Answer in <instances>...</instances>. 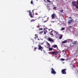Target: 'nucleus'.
I'll return each instance as SVG.
<instances>
[{"instance_id": "obj_1", "label": "nucleus", "mask_w": 78, "mask_h": 78, "mask_svg": "<svg viewBox=\"0 0 78 78\" xmlns=\"http://www.w3.org/2000/svg\"><path fill=\"white\" fill-rule=\"evenodd\" d=\"M27 12H29V15L31 17V18H33L34 17V14L32 13V12H31V10H29L27 11Z\"/></svg>"}, {"instance_id": "obj_2", "label": "nucleus", "mask_w": 78, "mask_h": 78, "mask_svg": "<svg viewBox=\"0 0 78 78\" xmlns=\"http://www.w3.org/2000/svg\"><path fill=\"white\" fill-rule=\"evenodd\" d=\"M66 70H67V69H65L62 70L61 72L62 74H66Z\"/></svg>"}, {"instance_id": "obj_3", "label": "nucleus", "mask_w": 78, "mask_h": 78, "mask_svg": "<svg viewBox=\"0 0 78 78\" xmlns=\"http://www.w3.org/2000/svg\"><path fill=\"white\" fill-rule=\"evenodd\" d=\"M51 69V73H52V74H53L54 75H55V74L56 73V71H55V69H54L53 68H52Z\"/></svg>"}, {"instance_id": "obj_4", "label": "nucleus", "mask_w": 78, "mask_h": 78, "mask_svg": "<svg viewBox=\"0 0 78 78\" xmlns=\"http://www.w3.org/2000/svg\"><path fill=\"white\" fill-rule=\"evenodd\" d=\"M38 47V50H41V51H42L43 50V48L42 47L41 44H39Z\"/></svg>"}, {"instance_id": "obj_5", "label": "nucleus", "mask_w": 78, "mask_h": 78, "mask_svg": "<svg viewBox=\"0 0 78 78\" xmlns=\"http://www.w3.org/2000/svg\"><path fill=\"white\" fill-rule=\"evenodd\" d=\"M48 41H49V42H52H52H54L53 41V40L50 37L48 38Z\"/></svg>"}, {"instance_id": "obj_6", "label": "nucleus", "mask_w": 78, "mask_h": 78, "mask_svg": "<svg viewBox=\"0 0 78 78\" xmlns=\"http://www.w3.org/2000/svg\"><path fill=\"white\" fill-rule=\"evenodd\" d=\"M76 4H75V1H73L72 2V6H75Z\"/></svg>"}, {"instance_id": "obj_7", "label": "nucleus", "mask_w": 78, "mask_h": 78, "mask_svg": "<svg viewBox=\"0 0 78 78\" xmlns=\"http://www.w3.org/2000/svg\"><path fill=\"white\" fill-rule=\"evenodd\" d=\"M73 20H70L68 21V23H69V24H70V23H72V22H73Z\"/></svg>"}, {"instance_id": "obj_8", "label": "nucleus", "mask_w": 78, "mask_h": 78, "mask_svg": "<svg viewBox=\"0 0 78 78\" xmlns=\"http://www.w3.org/2000/svg\"><path fill=\"white\" fill-rule=\"evenodd\" d=\"M49 49V51H52L53 50V48H50L49 47L48 48Z\"/></svg>"}, {"instance_id": "obj_9", "label": "nucleus", "mask_w": 78, "mask_h": 78, "mask_svg": "<svg viewBox=\"0 0 78 78\" xmlns=\"http://www.w3.org/2000/svg\"><path fill=\"white\" fill-rule=\"evenodd\" d=\"M67 40H65L62 42V44H66V43H67Z\"/></svg>"}, {"instance_id": "obj_10", "label": "nucleus", "mask_w": 78, "mask_h": 78, "mask_svg": "<svg viewBox=\"0 0 78 78\" xmlns=\"http://www.w3.org/2000/svg\"><path fill=\"white\" fill-rule=\"evenodd\" d=\"M55 13H53L51 15V17H52V19L55 18Z\"/></svg>"}, {"instance_id": "obj_11", "label": "nucleus", "mask_w": 78, "mask_h": 78, "mask_svg": "<svg viewBox=\"0 0 78 78\" xmlns=\"http://www.w3.org/2000/svg\"><path fill=\"white\" fill-rule=\"evenodd\" d=\"M56 52H55V51H52L51 52V55H53V54H55V53H56Z\"/></svg>"}, {"instance_id": "obj_12", "label": "nucleus", "mask_w": 78, "mask_h": 78, "mask_svg": "<svg viewBox=\"0 0 78 78\" xmlns=\"http://www.w3.org/2000/svg\"><path fill=\"white\" fill-rule=\"evenodd\" d=\"M58 46L56 45H52V47L53 48H56Z\"/></svg>"}, {"instance_id": "obj_13", "label": "nucleus", "mask_w": 78, "mask_h": 78, "mask_svg": "<svg viewBox=\"0 0 78 78\" xmlns=\"http://www.w3.org/2000/svg\"><path fill=\"white\" fill-rule=\"evenodd\" d=\"M35 37L34 38V39H36V38L38 37V36H37V35L36 34L35 35Z\"/></svg>"}, {"instance_id": "obj_14", "label": "nucleus", "mask_w": 78, "mask_h": 78, "mask_svg": "<svg viewBox=\"0 0 78 78\" xmlns=\"http://www.w3.org/2000/svg\"><path fill=\"white\" fill-rule=\"evenodd\" d=\"M36 20L32 19L30 20V22H34Z\"/></svg>"}, {"instance_id": "obj_15", "label": "nucleus", "mask_w": 78, "mask_h": 78, "mask_svg": "<svg viewBox=\"0 0 78 78\" xmlns=\"http://www.w3.org/2000/svg\"><path fill=\"white\" fill-rule=\"evenodd\" d=\"M65 30V28L63 27H62L61 30H62V31H63V30Z\"/></svg>"}, {"instance_id": "obj_16", "label": "nucleus", "mask_w": 78, "mask_h": 78, "mask_svg": "<svg viewBox=\"0 0 78 78\" xmlns=\"http://www.w3.org/2000/svg\"><path fill=\"white\" fill-rule=\"evenodd\" d=\"M63 35H62L60 36V38H59V39H62V36H63Z\"/></svg>"}, {"instance_id": "obj_17", "label": "nucleus", "mask_w": 78, "mask_h": 78, "mask_svg": "<svg viewBox=\"0 0 78 78\" xmlns=\"http://www.w3.org/2000/svg\"><path fill=\"white\" fill-rule=\"evenodd\" d=\"M47 44L48 45H49V47H50V44L48 43V42H47Z\"/></svg>"}, {"instance_id": "obj_18", "label": "nucleus", "mask_w": 78, "mask_h": 78, "mask_svg": "<svg viewBox=\"0 0 78 78\" xmlns=\"http://www.w3.org/2000/svg\"><path fill=\"white\" fill-rule=\"evenodd\" d=\"M61 60L62 61H64V60H65V59H64V58H61Z\"/></svg>"}, {"instance_id": "obj_19", "label": "nucleus", "mask_w": 78, "mask_h": 78, "mask_svg": "<svg viewBox=\"0 0 78 78\" xmlns=\"http://www.w3.org/2000/svg\"><path fill=\"white\" fill-rule=\"evenodd\" d=\"M75 6H76V8H77V9H78V6L77 5H76Z\"/></svg>"}, {"instance_id": "obj_20", "label": "nucleus", "mask_w": 78, "mask_h": 78, "mask_svg": "<svg viewBox=\"0 0 78 78\" xmlns=\"http://www.w3.org/2000/svg\"><path fill=\"white\" fill-rule=\"evenodd\" d=\"M43 27H44L43 29H44V31H45V26H43Z\"/></svg>"}, {"instance_id": "obj_21", "label": "nucleus", "mask_w": 78, "mask_h": 78, "mask_svg": "<svg viewBox=\"0 0 78 78\" xmlns=\"http://www.w3.org/2000/svg\"><path fill=\"white\" fill-rule=\"evenodd\" d=\"M31 4H32V5H33V0H32L31 1V3H30Z\"/></svg>"}, {"instance_id": "obj_22", "label": "nucleus", "mask_w": 78, "mask_h": 78, "mask_svg": "<svg viewBox=\"0 0 78 78\" xmlns=\"http://www.w3.org/2000/svg\"><path fill=\"white\" fill-rule=\"evenodd\" d=\"M47 2H49V3H50V2H51L49 0H47Z\"/></svg>"}, {"instance_id": "obj_23", "label": "nucleus", "mask_w": 78, "mask_h": 78, "mask_svg": "<svg viewBox=\"0 0 78 78\" xmlns=\"http://www.w3.org/2000/svg\"><path fill=\"white\" fill-rule=\"evenodd\" d=\"M39 30H43V29L42 28H39Z\"/></svg>"}, {"instance_id": "obj_24", "label": "nucleus", "mask_w": 78, "mask_h": 78, "mask_svg": "<svg viewBox=\"0 0 78 78\" xmlns=\"http://www.w3.org/2000/svg\"><path fill=\"white\" fill-rule=\"evenodd\" d=\"M76 2L77 5H78V0H77V1H76Z\"/></svg>"}, {"instance_id": "obj_25", "label": "nucleus", "mask_w": 78, "mask_h": 78, "mask_svg": "<svg viewBox=\"0 0 78 78\" xmlns=\"http://www.w3.org/2000/svg\"><path fill=\"white\" fill-rule=\"evenodd\" d=\"M60 12H63V10H62L60 11Z\"/></svg>"}, {"instance_id": "obj_26", "label": "nucleus", "mask_w": 78, "mask_h": 78, "mask_svg": "<svg viewBox=\"0 0 78 78\" xmlns=\"http://www.w3.org/2000/svg\"><path fill=\"white\" fill-rule=\"evenodd\" d=\"M50 34H51V35H53V33H50Z\"/></svg>"}, {"instance_id": "obj_27", "label": "nucleus", "mask_w": 78, "mask_h": 78, "mask_svg": "<svg viewBox=\"0 0 78 78\" xmlns=\"http://www.w3.org/2000/svg\"><path fill=\"white\" fill-rule=\"evenodd\" d=\"M37 48L35 47V48H34L35 50H36V49H37Z\"/></svg>"}, {"instance_id": "obj_28", "label": "nucleus", "mask_w": 78, "mask_h": 78, "mask_svg": "<svg viewBox=\"0 0 78 78\" xmlns=\"http://www.w3.org/2000/svg\"><path fill=\"white\" fill-rule=\"evenodd\" d=\"M32 12H33V14H34V10H32Z\"/></svg>"}, {"instance_id": "obj_29", "label": "nucleus", "mask_w": 78, "mask_h": 78, "mask_svg": "<svg viewBox=\"0 0 78 78\" xmlns=\"http://www.w3.org/2000/svg\"><path fill=\"white\" fill-rule=\"evenodd\" d=\"M55 33L56 34H58V32H55Z\"/></svg>"}, {"instance_id": "obj_30", "label": "nucleus", "mask_w": 78, "mask_h": 78, "mask_svg": "<svg viewBox=\"0 0 78 78\" xmlns=\"http://www.w3.org/2000/svg\"><path fill=\"white\" fill-rule=\"evenodd\" d=\"M54 9H56V7H54Z\"/></svg>"}, {"instance_id": "obj_31", "label": "nucleus", "mask_w": 78, "mask_h": 78, "mask_svg": "<svg viewBox=\"0 0 78 78\" xmlns=\"http://www.w3.org/2000/svg\"><path fill=\"white\" fill-rule=\"evenodd\" d=\"M43 32H44V31H42L41 32H40V33H43Z\"/></svg>"}, {"instance_id": "obj_32", "label": "nucleus", "mask_w": 78, "mask_h": 78, "mask_svg": "<svg viewBox=\"0 0 78 78\" xmlns=\"http://www.w3.org/2000/svg\"><path fill=\"white\" fill-rule=\"evenodd\" d=\"M69 18H70V19H72V17H69Z\"/></svg>"}, {"instance_id": "obj_33", "label": "nucleus", "mask_w": 78, "mask_h": 78, "mask_svg": "<svg viewBox=\"0 0 78 78\" xmlns=\"http://www.w3.org/2000/svg\"><path fill=\"white\" fill-rule=\"evenodd\" d=\"M54 33H56V32H56V31H55V30H54Z\"/></svg>"}, {"instance_id": "obj_34", "label": "nucleus", "mask_w": 78, "mask_h": 78, "mask_svg": "<svg viewBox=\"0 0 78 78\" xmlns=\"http://www.w3.org/2000/svg\"><path fill=\"white\" fill-rule=\"evenodd\" d=\"M44 34H46V32H44Z\"/></svg>"}, {"instance_id": "obj_35", "label": "nucleus", "mask_w": 78, "mask_h": 78, "mask_svg": "<svg viewBox=\"0 0 78 78\" xmlns=\"http://www.w3.org/2000/svg\"><path fill=\"white\" fill-rule=\"evenodd\" d=\"M74 44H76V42H75V43H74Z\"/></svg>"}, {"instance_id": "obj_36", "label": "nucleus", "mask_w": 78, "mask_h": 78, "mask_svg": "<svg viewBox=\"0 0 78 78\" xmlns=\"http://www.w3.org/2000/svg\"><path fill=\"white\" fill-rule=\"evenodd\" d=\"M69 27H70V28H71V27H72V26H70Z\"/></svg>"}, {"instance_id": "obj_37", "label": "nucleus", "mask_w": 78, "mask_h": 78, "mask_svg": "<svg viewBox=\"0 0 78 78\" xmlns=\"http://www.w3.org/2000/svg\"><path fill=\"white\" fill-rule=\"evenodd\" d=\"M38 41H39V40H40V39H38Z\"/></svg>"}, {"instance_id": "obj_38", "label": "nucleus", "mask_w": 78, "mask_h": 78, "mask_svg": "<svg viewBox=\"0 0 78 78\" xmlns=\"http://www.w3.org/2000/svg\"><path fill=\"white\" fill-rule=\"evenodd\" d=\"M55 55H57V53H55Z\"/></svg>"}, {"instance_id": "obj_39", "label": "nucleus", "mask_w": 78, "mask_h": 78, "mask_svg": "<svg viewBox=\"0 0 78 78\" xmlns=\"http://www.w3.org/2000/svg\"><path fill=\"white\" fill-rule=\"evenodd\" d=\"M44 53H45V51H44Z\"/></svg>"}, {"instance_id": "obj_40", "label": "nucleus", "mask_w": 78, "mask_h": 78, "mask_svg": "<svg viewBox=\"0 0 78 78\" xmlns=\"http://www.w3.org/2000/svg\"><path fill=\"white\" fill-rule=\"evenodd\" d=\"M48 47H47V48H48Z\"/></svg>"}, {"instance_id": "obj_41", "label": "nucleus", "mask_w": 78, "mask_h": 78, "mask_svg": "<svg viewBox=\"0 0 78 78\" xmlns=\"http://www.w3.org/2000/svg\"><path fill=\"white\" fill-rule=\"evenodd\" d=\"M44 0V2H45V0Z\"/></svg>"}, {"instance_id": "obj_42", "label": "nucleus", "mask_w": 78, "mask_h": 78, "mask_svg": "<svg viewBox=\"0 0 78 78\" xmlns=\"http://www.w3.org/2000/svg\"><path fill=\"white\" fill-rule=\"evenodd\" d=\"M66 0V1H67V0Z\"/></svg>"}]
</instances>
